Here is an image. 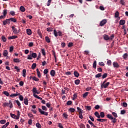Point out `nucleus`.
<instances>
[{
    "label": "nucleus",
    "mask_w": 128,
    "mask_h": 128,
    "mask_svg": "<svg viewBox=\"0 0 128 128\" xmlns=\"http://www.w3.org/2000/svg\"><path fill=\"white\" fill-rule=\"evenodd\" d=\"M108 66H112V60H109L107 62Z\"/></svg>",
    "instance_id": "obj_63"
},
{
    "label": "nucleus",
    "mask_w": 128,
    "mask_h": 128,
    "mask_svg": "<svg viewBox=\"0 0 128 128\" xmlns=\"http://www.w3.org/2000/svg\"><path fill=\"white\" fill-rule=\"evenodd\" d=\"M24 104H26V106H28V98L26 97L24 98Z\"/></svg>",
    "instance_id": "obj_12"
},
{
    "label": "nucleus",
    "mask_w": 128,
    "mask_h": 128,
    "mask_svg": "<svg viewBox=\"0 0 128 128\" xmlns=\"http://www.w3.org/2000/svg\"><path fill=\"white\" fill-rule=\"evenodd\" d=\"M19 99L21 102H22V100H24V96L22 95H19Z\"/></svg>",
    "instance_id": "obj_53"
},
{
    "label": "nucleus",
    "mask_w": 128,
    "mask_h": 128,
    "mask_svg": "<svg viewBox=\"0 0 128 128\" xmlns=\"http://www.w3.org/2000/svg\"><path fill=\"white\" fill-rule=\"evenodd\" d=\"M52 0H48L47 3V6H50V4H52Z\"/></svg>",
    "instance_id": "obj_55"
},
{
    "label": "nucleus",
    "mask_w": 128,
    "mask_h": 128,
    "mask_svg": "<svg viewBox=\"0 0 128 128\" xmlns=\"http://www.w3.org/2000/svg\"><path fill=\"white\" fill-rule=\"evenodd\" d=\"M2 40L4 42H6V36H2Z\"/></svg>",
    "instance_id": "obj_38"
},
{
    "label": "nucleus",
    "mask_w": 128,
    "mask_h": 128,
    "mask_svg": "<svg viewBox=\"0 0 128 128\" xmlns=\"http://www.w3.org/2000/svg\"><path fill=\"white\" fill-rule=\"evenodd\" d=\"M48 72V69L46 68L44 71V74H47Z\"/></svg>",
    "instance_id": "obj_46"
},
{
    "label": "nucleus",
    "mask_w": 128,
    "mask_h": 128,
    "mask_svg": "<svg viewBox=\"0 0 128 128\" xmlns=\"http://www.w3.org/2000/svg\"><path fill=\"white\" fill-rule=\"evenodd\" d=\"M94 68H96V60L94 61L93 63Z\"/></svg>",
    "instance_id": "obj_41"
},
{
    "label": "nucleus",
    "mask_w": 128,
    "mask_h": 128,
    "mask_svg": "<svg viewBox=\"0 0 128 128\" xmlns=\"http://www.w3.org/2000/svg\"><path fill=\"white\" fill-rule=\"evenodd\" d=\"M32 92H33L34 94H36V92H38V90H36V88H34L32 89Z\"/></svg>",
    "instance_id": "obj_62"
},
{
    "label": "nucleus",
    "mask_w": 128,
    "mask_h": 128,
    "mask_svg": "<svg viewBox=\"0 0 128 128\" xmlns=\"http://www.w3.org/2000/svg\"><path fill=\"white\" fill-rule=\"evenodd\" d=\"M14 102H16L18 106H19V108H21V106H20L21 104L18 100H15Z\"/></svg>",
    "instance_id": "obj_32"
},
{
    "label": "nucleus",
    "mask_w": 128,
    "mask_h": 128,
    "mask_svg": "<svg viewBox=\"0 0 128 128\" xmlns=\"http://www.w3.org/2000/svg\"><path fill=\"white\" fill-rule=\"evenodd\" d=\"M124 24H126V20H121L120 21V26H124Z\"/></svg>",
    "instance_id": "obj_16"
},
{
    "label": "nucleus",
    "mask_w": 128,
    "mask_h": 128,
    "mask_svg": "<svg viewBox=\"0 0 128 128\" xmlns=\"http://www.w3.org/2000/svg\"><path fill=\"white\" fill-rule=\"evenodd\" d=\"M110 82H108L106 83L102 84H101V88H106L108 86H110Z\"/></svg>",
    "instance_id": "obj_3"
},
{
    "label": "nucleus",
    "mask_w": 128,
    "mask_h": 128,
    "mask_svg": "<svg viewBox=\"0 0 128 128\" xmlns=\"http://www.w3.org/2000/svg\"><path fill=\"white\" fill-rule=\"evenodd\" d=\"M10 18L11 22H16V18Z\"/></svg>",
    "instance_id": "obj_34"
},
{
    "label": "nucleus",
    "mask_w": 128,
    "mask_h": 128,
    "mask_svg": "<svg viewBox=\"0 0 128 128\" xmlns=\"http://www.w3.org/2000/svg\"><path fill=\"white\" fill-rule=\"evenodd\" d=\"M113 66L114 68H120V64H118L116 62H113Z\"/></svg>",
    "instance_id": "obj_10"
},
{
    "label": "nucleus",
    "mask_w": 128,
    "mask_h": 128,
    "mask_svg": "<svg viewBox=\"0 0 128 128\" xmlns=\"http://www.w3.org/2000/svg\"><path fill=\"white\" fill-rule=\"evenodd\" d=\"M20 94L16 92V94H12L10 95V98H15V96H20Z\"/></svg>",
    "instance_id": "obj_7"
},
{
    "label": "nucleus",
    "mask_w": 128,
    "mask_h": 128,
    "mask_svg": "<svg viewBox=\"0 0 128 128\" xmlns=\"http://www.w3.org/2000/svg\"><path fill=\"white\" fill-rule=\"evenodd\" d=\"M16 38H18V36H12L8 38V40H16Z\"/></svg>",
    "instance_id": "obj_11"
},
{
    "label": "nucleus",
    "mask_w": 128,
    "mask_h": 128,
    "mask_svg": "<svg viewBox=\"0 0 128 128\" xmlns=\"http://www.w3.org/2000/svg\"><path fill=\"white\" fill-rule=\"evenodd\" d=\"M20 10L22 12H26V8L24 6H20Z\"/></svg>",
    "instance_id": "obj_14"
},
{
    "label": "nucleus",
    "mask_w": 128,
    "mask_h": 128,
    "mask_svg": "<svg viewBox=\"0 0 128 128\" xmlns=\"http://www.w3.org/2000/svg\"><path fill=\"white\" fill-rule=\"evenodd\" d=\"M62 116H64V118H68V114H66V113H64L62 114Z\"/></svg>",
    "instance_id": "obj_50"
},
{
    "label": "nucleus",
    "mask_w": 128,
    "mask_h": 128,
    "mask_svg": "<svg viewBox=\"0 0 128 128\" xmlns=\"http://www.w3.org/2000/svg\"><path fill=\"white\" fill-rule=\"evenodd\" d=\"M36 70L38 78H42V75L40 74V70H38V68H37Z\"/></svg>",
    "instance_id": "obj_17"
},
{
    "label": "nucleus",
    "mask_w": 128,
    "mask_h": 128,
    "mask_svg": "<svg viewBox=\"0 0 128 128\" xmlns=\"http://www.w3.org/2000/svg\"><path fill=\"white\" fill-rule=\"evenodd\" d=\"M28 46H30V48L34 46V42H29Z\"/></svg>",
    "instance_id": "obj_61"
},
{
    "label": "nucleus",
    "mask_w": 128,
    "mask_h": 128,
    "mask_svg": "<svg viewBox=\"0 0 128 128\" xmlns=\"http://www.w3.org/2000/svg\"><path fill=\"white\" fill-rule=\"evenodd\" d=\"M10 24V18L9 19H6L5 20L3 21L4 26H6V24Z\"/></svg>",
    "instance_id": "obj_6"
},
{
    "label": "nucleus",
    "mask_w": 128,
    "mask_h": 128,
    "mask_svg": "<svg viewBox=\"0 0 128 128\" xmlns=\"http://www.w3.org/2000/svg\"><path fill=\"white\" fill-rule=\"evenodd\" d=\"M104 40H110V37L104 34Z\"/></svg>",
    "instance_id": "obj_21"
},
{
    "label": "nucleus",
    "mask_w": 128,
    "mask_h": 128,
    "mask_svg": "<svg viewBox=\"0 0 128 128\" xmlns=\"http://www.w3.org/2000/svg\"><path fill=\"white\" fill-rule=\"evenodd\" d=\"M36 68V64L34 63L32 66V70H34Z\"/></svg>",
    "instance_id": "obj_35"
},
{
    "label": "nucleus",
    "mask_w": 128,
    "mask_h": 128,
    "mask_svg": "<svg viewBox=\"0 0 128 128\" xmlns=\"http://www.w3.org/2000/svg\"><path fill=\"white\" fill-rule=\"evenodd\" d=\"M106 22H108V21L104 19L100 22V26H104V24H106Z\"/></svg>",
    "instance_id": "obj_5"
},
{
    "label": "nucleus",
    "mask_w": 128,
    "mask_h": 128,
    "mask_svg": "<svg viewBox=\"0 0 128 128\" xmlns=\"http://www.w3.org/2000/svg\"><path fill=\"white\" fill-rule=\"evenodd\" d=\"M13 61L14 62H20V58H14Z\"/></svg>",
    "instance_id": "obj_31"
},
{
    "label": "nucleus",
    "mask_w": 128,
    "mask_h": 128,
    "mask_svg": "<svg viewBox=\"0 0 128 128\" xmlns=\"http://www.w3.org/2000/svg\"><path fill=\"white\" fill-rule=\"evenodd\" d=\"M3 106H10V102H4L3 104H2Z\"/></svg>",
    "instance_id": "obj_37"
},
{
    "label": "nucleus",
    "mask_w": 128,
    "mask_h": 128,
    "mask_svg": "<svg viewBox=\"0 0 128 128\" xmlns=\"http://www.w3.org/2000/svg\"><path fill=\"white\" fill-rule=\"evenodd\" d=\"M97 120H98V122H106V120H108V119L98 118Z\"/></svg>",
    "instance_id": "obj_22"
},
{
    "label": "nucleus",
    "mask_w": 128,
    "mask_h": 128,
    "mask_svg": "<svg viewBox=\"0 0 128 128\" xmlns=\"http://www.w3.org/2000/svg\"><path fill=\"white\" fill-rule=\"evenodd\" d=\"M78 116L80 118L81 120H82V118H84V116H82V112H80V113H78Z\"/></svg>",
    "instance_id": "obj_30"
},
{
    "label": "nucleus",
    "mask_w": 128,
    "mask_h": 128,
    "mask_svg": "<svg viewBox=\"0 0 128 128\" xmlns=\"http://www.w3.org/2000/svg\"><path fill=\"white\" fill-rule=\"evenodd\" d=\"M10 116L12 118H14L15 120H18V118H20L16 116V115L12 114V113L10 114Z\"/></svg>",
    "instance_id": "obj_9"
},
{
    "label": "nucleus",
    "mask_w": 128,
    "mask_h": 128,
    "mask_svg": "<svg viewBox=\"0 0 128 128\" xmlns=\"http://www.w3.org/2000/svg\"><path fill=\"white\" fill-rule=\"evenodd\" d=\"M28 60H32V55H28Z\"/></svg>",
    "instance_id": "obj_64"
},
{
    "label": "nucleus",
    "mask_w": 128,
    "mask_h": 128,
    "mask_svg": "<svg viewBox=\"0 0 128 128\" xmlns=\"http://www.w3.org/2000/svg\"><path fill=\"white\" fill-rule=\"evenodd\" d=\"M112 114L114 116V118H118V114L116 112H112Z\"/></svg>",
    "instance_id": "obj_36"
},
{
    "label": "nucleus",
    "mask_w": 128,
    "mask_h": 128,
    "mask_svg": "<svg viewBox=\"0 0 128 128\" xmlns=\"http://www.w3.org/2000/svg\"><path fill=\"white\" fill-rule=\"evenodd\" d=\"M50 74L52 76H56V71L54 70H52L50 72Z\"/></svg>",
    "instance_id": "obj_15"
},
{
    "label": "nucleus",
    "mask_w": 128,
    "mask_h": 128,
    "mask_svg": "<svg viewBox=\"0 0 128 128\" xmlns=\"http://www.w3.org/2000/svg\"><path fill=\"white\" fill-rule=\"evenodd\" d=\"M68 112H76V109L70 108L68 109Z\"/></svg>",
    "instance_id": "obj_24"
},
{
    "label": "nucleus",
    "mask_w": 128,
    "mask_h": 128,
    "mask_svg": "<svg viewBox=\"0 0 128 128\" xmlns=\"http://www.w3.org/2000/svg\"><path fill=\"white\" fill-rule=\"evenodd\" d=\"M77 112H78V114L80 112H84V110H82V109H80V107H77Z\"/></svg>",
    "instance_id": "obj_29"
},
{
    "label": "nucleus",
    "mask_w": 128,
    "mask_h": 128,
    "mask_svg": "<svg viewBox=\"0 0 128 128\" xmlns=\"http://www.w3.org/2000/svg\"><path fill=\"white\" fill-rule=\"evenodd\" d=\"M12 28L14 34H20V30H18L16 28H14V26H12Z\"/></svg>",
    "instance_id": "obj_2"
},
{
    "label": "nucleus",
    "mask_w": 128,
    "mask_h": 128,
    "mask_svg": "<svg viewBox=\"0 0 128 128\" xmlns=\"http://www.w3.org/2000/svg\"><path fill=\"white\" fill-rule=\"evenodd\" d=\"M42 108L43 110H45L46 112V110H48V108H46V106H42Z\"/></svg>",
    "instance_id": "obj_44"
},
{
    "label": "nucleus",
    "mask_w": 128,
    "mask_h": 128,
    "mask_svg": "<svg viewBox=\"0 0 128 128\" xmlns=\"http://www.w3.org/2000/svg\"><path fill=\"white\" fill-rule=\"evenodd\" d=\"M9 106H10V108H12L14 106L12 105V103L10 100H9Z\"/></svg>",
    "instance_id": "obj_47"
},
{
    "label": "nucleus",
    "mask_w": 128,
    "mask_h": 128,
    "mask_svg": "<svg viewBox=\"0 0 128 128\" xmlns=\"http://www.w3.org/2000/svg\"><path fill=\"white\" fill-rule=\"evenodd\" d=\"M108 76V74L104 73L102 76V78H106Z\"/></svg>",
    "instance_id": "obj_59"
},
{
    "label": "nucleus",
    "mask_w": 128,
    "mask_h": 128,
    "mask_svg": "<svg viewBox=\"0 0 128 128\" xmlns=\"http://www.w3.org/2000/svg\"><path fill=\"white\" fill-rule=\"evenodd\" d=\"M94 116H96L98 118H100V114L98 112H94Z\"/></svg>",
    "instance_id": "obj_20"
},
{
    "label": "nucleus",
    "mask_w": 128,
    "mask_h": 128,
    "mask_svg": "<svg viewBox=\"0 0 128 128\" xmlns=\"http://www.w3.org/2000/svg\"><path fill=\"white\" fill-rule=\"evenodd\" d=\"M4 94L6 96H10V93L8 91H4L3 92Z\"/></svg>",
    "instance_id": "obj_25"
},
{
    "label": "nucleus",
    "mask_w": 128,
    "mask_h": 128,
    "mask_svg": "<svg viewBox=\"0 0 128 128\" xmlns=\"http://www.w3.org/2000/svg\"><path fill=\"white\" fill-rule=\"evenodd\" d=\"M98 64L100 66H104V62H99Z\"/></svg>",
    "instance_id": "obj_58"
},
{
    "label": "nucleus",
    "mask_w": 128,
    "mask_h": 128,
    "mask_svg": "<svg viewBox=\"0 0 128 128\" xmlns=\"http://www.w3.org/2000/svg\"><path fill=\"white\" fill-rule=\"evenodd\" d=\"M30 54H31L32 58H36V56H38V54H36V53H34L32 52V51L30 52Z\"/></svg>",
    "instance_id": "obj_8"
},
{
    "label": "nucleus",
    "mask_w": 128,
    "mask_h": 128,
    "mask_svg": "<svg viewBox=\"0 0 128 128\" xmlns=\"http://www.w3.org/2000/svg\"><path fill=\"white\" fill-rule=\"evenodd\" d=\"M128 54L126 53L123 55V58L124 60H126V58H128Z\"/></svg>",
    "instance_id": "obj_60"
},
{
    "label": "nucleus",
    "mask_w": 128,
    "mask_h": 128,
    "mask_svg": "<svg viewBox=\"0 0 128 128\" xmlns=\"http://www.w3.org/2000/svg\"><path fill=\"white\" fill-rule=\"evenodd\" d=\"M106 116L108 118H109V120H112V122H113V124H116V118H114L110 114H108Z\"/></svg>",
    "instance_id": "obj_1"
},
{
    "label": "nucleus",
    "mask_w": 128,
    "mask_h": 128,
    "mask_svg": "<svg viewBox=\"0 0 128 128\" xmlns=\"http://www.w3.org/2000/svg\"><path fill=\"white\" fill-rule=\"evenodd\" d=\"M10 14H11V16H16V12L14 11H11L10 12Z\"/></svg>",
    "instance_id": "obj_56"
},
{
    "label": "nucleus",
    "mask_w": 128,
    "mask_h": 128,
    "mask_svg": "<svg viewBox=\"0 0 128 128\" xmlns=\"http://www.w3.org/2000/svg\"><path fill=\"white\" fill-rule=\"evenodd\" d=\"M32 80H35V82H38V80H40V79H38V78H36V76H33Z\"/></svg>",
    "instance_id": "obj_45"
},
{
    "label": "nucleus",
    "mask_w": 128,
    "mask_h": 128,
    "mask_svg": "<svg viewBox=\"0 0 128 128\" xmlns=\"http://www.w3.org/2000/svg\"><path fill=\"white\" fill-rule=\"evenodd\" d=\"M88 124H91V126H93L94 128H96V126L94 124V123H92V121H90V120H88Z\"/></svg>",
    "instance_id": "obj_23"
},
{
    "label": "nucleus",
    "mask_w": 128,
    "mask_h": 128,
    "mask_svg": "<svg viewBox=\"0 0 128 128\" xmlns=\"http://www.w3.org/2000/svg\"><path fill=\"white\" fill-rule=\"evenodd\" d=\"M54 34L56 38V36H58V32H56V29H54Z\"/></svg>",
    "instance_id": "obj_33"
},
{
    "label": "nucleus",
    "mask_w": 128,
    "mask_h": 128,
    "mask_svg": "<svg viewBox=\"0 0 128 128\" xmlns=\"http://www.w3.org/2000/svg\"><path fill=\"white\" fill-rule=\"evenodd\" d=\"M38 110L41 114H44V116H48V112L42 110L40 108H38Z\"/></svg>",
    "instance_id": "obj_4"
},
{
    "label": "nucleus",
    "mask_w": 128,
    "mask_h": 128,
    "mask_svg": "<svg viewBox=\"0 0 128 128\" xmlns=\"http://www.w3.org/2000/svg\"><path fill=\"white\" fill-rule=\"evenodd\" d=\"M8 50H4L3 52L4 56H8Z\"/></svg>",
    "instance_id": "obj_13"
},
{
    "label": "nucleus",
    "mask_w": 128,
    "mask_h": 128,
    "mask_svg": "<svg viewBox=\"0 0 128 128\" xmlns=\"http://www.w3.org/2000/svg\"><path fill=\"white\" fill-rule=\"evenodd\" d=\"M88 94V92H86L84 94H83V98H86Z\"/></svg>",
    "instance_id": "obj_52"
},
{
    "label": "nucleus",
    "mask_w": 128,
    "mask_h": 128,
    "mask_svg": "<svg viewBox=\"0 0 128 128\" xmlns=\"http://www.w3.org/2000/svg\"><path fill=\"white\" fill-rule=\"evenodd\" d=\"M100 116L102 118H104V112H100Z\"/></svg>",
    "instance_id": "obj_49"
},
{
    "label": "nucleus",
    "mask_w": 128,
    "mask_h": 128,
    "mask_svg": "<svg viewBox=\"0 0 128 128\" xmlns=\"http://www.w3.org/2000/svg\"><path fill=\"white\" fill-rule=\"evenodd\" d=\"M100 76H102V73H98V74H97L95 76V78H100Z\"/></svg>",
    "instance_id": "obj_39"
},
{
    "label": "nucleus",
    "mask_w": 128,
    "mask_h": 128,
    "mask_svg": "<svg viewBox=\"0 0 128 128\" xmlns=\"http://www.w3.org/2000/svg\"><path fill=\"white\" fill-rule=\"evenodd\" d=\"M67 106H71V104H72V100H68L66 102Z\"/></svg>",
    "instance_id": "obj_40"
},
{
    "label": "nucleus",
    "mask_w": 128,
    "mask_h": 128,
    "mask_svg": "<svg viewBox=\"0 0 128 128\" xmlns=\"http://www.w3.org/2000/svg\"><path fill=\"white\" fill-rule=\"evenodd\" d=\"M74 76H76V78H78V76H80V74L77 71H74Z\"/></svg>",
    "instance_id": "obj_19"
},
{
    "label": "nucleus",
    "mask_w": 128,
    "mask_h": 128,
    "mask_svg": "<svg viewBox=\"0 0 128 128\" xmlns=\"http://www.w3.org/2000/svg\"><path fill=\"white\" fill-rule=\"evenodd\" d=\"M36 126L38 128H42V125H40V124L38 122L36 124Z\"/></svg>",
    "instance_id": "obj_51"
},
{
    "label": "nucleus",
    "mask_w": 128,
    "mask_h": 128,
    "mask_svg": "<svg viewBox=\"0 0 128 128\" xmlns=\"http://www.w3.org/2000/svg\"><path fill=\"white\" fill-rule=\"evenodd\" d=\"M80 128H86V126L84 124H80L79 125Z\"/></svg>",
    "instance_id": "obj_48"
},
{
    "label": "nucleus",
    "mask_w": 128,
    "mask_h": 128,
    "mask_svg": "<svg viewBox=\"0 0 128 128\" xmlns=\"http://www.w3.org/2000/svg\"><path fill=\"white\" fill-rule=\"evenodd\" d=\"M26 70L24 69L22 70V76H24V78H26Z\"/></svg>",
    "instance_id": "obj_28"
},
{
    "label": "nucleus",
    "mask_w": 128,
    "mask_h": 128,
    "mask_svg": "<svg viewBox=\"0 0 128 128\" xmlns=\"http://www.w3.org/2000/svg\"><path fill=\"white\" fill-rule=\"evenodd\" d=\"M26 34L28 36H30V34H32V30L26 29Z\"/></svg>",
    "instance_id": "obj_18"
},
{
    "label": "nucleus",
    "mask_w": 128,
    "mask_h": 128,
    "mask_svg": "<svg viewBox=\"0 0 128 128\" xmlns=\"http://www.w3.org/2000/svg\"><path fill=\"white\" fill-rule=\"evenodd\" d=\"M119 16H120V12H118V11H116L114 15L115 18H118Z\"/></svg>",
    "instance_id": "obj_42"
},
{
    "label": "nucleus",
    "mask_w": 128,
    "mask_h": 128,
    "mask_svg": "<svg viewBox=\"0 0 128 128\" xmlns=\"http://www.w3.org/2000/svg\"><path fill=\"white\" fill-rule=\"evenodd\" d=\"M85 108H86L87 110H92V106H85Z\"/></svg>",
    "instance_id": "obj_57"
},
{
    "label": "nucleus",
    "mask_w": 128,
    "mask_h": 128,
    "mask_svg": "<svg viewBox=\"0 0 128 128\" xmlns=\"http://www.w3.org/2000/svg\"><path fill=\"white\" fill-rule=\"evenodd\" d=\"M45 40H46V42H48V43L50 42V38H48V36H46Z\"/></svg>",
    "instance_id": "obj_27"
},
{
    "label": "nucleus",
    "mask_w": 128,
    "mask_h": 128,
    "mask_svg": "<svg viewBox=\"0 0 128 128\" xmlns=\"http://www.w3.org/2000/svg\"><path fill=\"white\" fill-rule=\"evenodd\" d=\"M6 120H1L0 121V124H6Z\"/></svg>",
    "instance_id": "obj_54"
},
{
    "label": "nucleus",
    "mask_w": 128,
    "mask_h": 128,
    "mask_svg": "<svg viewBox=\"0 0 128 128\" xmlns=\"http://www.w3.org/2000/svg\"><path fill=\"white\" fill-rule=\"evenodd\" d=\"M53 30H54V28H46L47 32H52Z\"/></svg>",
    "instance_id": "obj_43"
},
{
    "label": "nucleus",
    "mask_w": 128,
    "mask_h": 128,
    "mask_svg": "<svg viewBox=\"0 0 128 128\" xmlns=\"http://www.w3.org/2000/svg\"><path fill=\"white\" fill-rule=\"evenodd\" d=\"M80 80L78 79H77L76 80H74V84H80Z\"/></svg>",
    "instance_id": "obj_26"
}]
</instances>
